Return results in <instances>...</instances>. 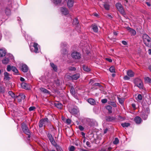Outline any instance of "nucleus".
Masks as SVG:
<instances>
[{"mask_svg":"<svg viewBox=\"0 0 151 151\" xmlns=\"http://www.w3.org/2000/svg\"><path fill=\"white\" fill-rule=\"evenodd\" d=\"M86 144L89 147H91V146L90 145V143L89 141H87L86 142Z\"/></svg>","mask_w":151,"mask_h":151,"instance_id":"680f3d73","label":"nucleus"},{"mask_svg":"<svg viewBox=\"0 0 151 151\" xmlns=\"http://www.w3.org/2000/svg\"><path fill=\"white\" fill-rule=\"evenodd\" d=\"M73 24L75 25L76 27L78 26L79 22L77 18H76L73 20Z\"/></svg>","mask_w":151,"mask_h":151,"instance_id":"bb28decb","label":"nucleus"},{"mask_svg":"<svg viewBox=\"0 0 151 151\" xmlns=\"http://www.w3.org/2000/svg\"><path fill=\"white\" fill-rule=\"evenodd\" d=\"M116 6L117 8V9H118L120 8H121V7H122V4L119 3H116Z\"/></svg>","mask_w":151,"mask_h":151,"instance_id":"49530a36","label":"nucleus"},{"mask_svg":"<svg viewBox=\"0 0 151 151\" xmlns=\"http://www.w3.org/2000/svg\"><path fill=\"white\" fill-rule=\"evenodd\" d=\"M135 84L139 88H142L143 86V84L141 80L137 78L134 81Z\"/></svg>","mask_w":151,"mask_h":151,"instance_id":"39448f33","label":"nucleus"},{"mask_svg":"<svg viewBox=\"0 0 151 151\" xmlns=\"http://www.w3.org/2000/svg\"><path fill=\"white\" fill-rule=\"evenodd\" d=\"M91 27L93 31L95 32H97L98 31L97 26L95 24H93L91 25Z\"/></svg>","mask_w":151,"mask_h":151,"instance_id":"aec40b11","label":"nucleus"},{"mask_svg":"<svg viewBox=\"0 0 151 151\" xmlns=\"http://www.w3.org/2000/svg\"><path fill=\"white\" fill-rule=\"evenodd\" d=\"M48 124L49 127L50 129H52V128H53V126L52 125H51L50 124H50H49V123H48Z\"/></svg>","mask_w":151,"mask_h":151,"instance_id":"69168bd1","label":"nucleus"},{"mask_svg":"<svg viewBox=\"0 0 151 151\" xmlns=\"http://www.w3.org/2000/svg\"><path fill=\"white\" fill-rule=\"evenodd\" d=\"M55 83L57 86H59L60 84V83L59 80L57 79L55 81Z\"/></svg>","mask_w":151,"mask_h":151,"instance_id":"8fccbe9b","label":"nucleus"},{"mask_svg":"<svg viewBox=\"0 0 151 151\" xmlns=\"http://www.w3.org/2000/svg\"><path fill=\"white\" fill-rule=\"evenodd\" d=\"M9 62V59L8 58L5 57L2 60V63L4 64H7Z\"/></svg>","mask_w":151,"mask_h":151,"instance_id":"393cba45","label":"nucleus"},{"mask_svg":"<svg viewBox=\"0 0 151 151\" xmlns=\"http://www.w3.org/2000/svg\"><path fill=\"white\" fill-rule=\"evenodd\" d=\"M144 42L146 46L151 47V39L150 37L144 41Z\"/></svg>","mask_w":151,"mask_h":151,"instance_id":"0eeeda50","label":"nucleus"},{"mask_svg":"<svg viewBox=\"0 0 151 151\" xmlns=\"http://www.w3.org/2000/svg\"><path fill=\"white\" fill-rule=\"evenodd\" d=\"M74 0H68L67 2V6L68 8L72 7L73 5Z\"/></svg>","mask_w":151,"mask_h":151,"instance_id":"f8f14e48","label":"nucleus"},{"mask_svg":"<svg viewBox=\"0 0 151 151\" xmlns=\"http://www.w3.org/2000/svg\"><path fill=\"white\" fill-rule=\"evenodd\" d=\"M118 11L120 12V13L122 14H125V13L124 12L123 7L120 8L118 9Z\"/></svg>","mask_w":151,"mask_h":151,"instance_id":"e433bc0d","label":"nucleus"},{"mask_svg":"<svg viewBox=\"0 0 151 151\" xmlns=\"http://www.w3.org/2000/svg\"><path fill=\"white\" fill-rule=\"evenodd\" d=\"M47 137L51 144L53 145H55L56 142H55L52 135L50 134H47Z\"/></svg>","mask_w":151,"mask_h":151,"instance_id":"423d86ee","label":"nucleus"},{"mask_svg":"<svg viewBox=\"0 0 151 151\" xmlns=\"http://www.w3.org/2000/svg\"><path fill=\"white\" fill-rule=\"evenodd\" d=\"M106 60L107 61H108L109 62H112V60L111 59L106 58Z\"/></svg>","mask_w":151,"mask_h":151,"instance_id":"e2e57ef3","label":"nucleus"},{"mask_svg":"<svg viewBox=\"0 0 151 151\" xmlns=\"http://www.w3.org/2000/svg\"><path fill=\"white\" fill-rule=\"evenodd\" d=\"M118 99L119 100V102L121 105H122L124 104V98H120L119 97H118Z\"/></svg>","mask_w":151,"mask_h":151,"instance_id":"c9c22d12","label":"nucleus"},{"mask_svg":"<svg viewBox=\"0 0 151 151\" xmlns=\"http://www.w3.org/2000/svg\"><path fill=\"white\" fill-rule=\"evenodd\" d=\"M38 44L36 43L35 42L33 45V47H34L35 49L34 50V52L35 53H37L38 51Z\"/></svg>","mask_w":151,"mask_h":151,"instance_id":"b1692460","label":"nucleus"},{"mask_svg":"<svg viewBox=\"0 0 151 151\" xmlns=\"http://www.w3.org/2000/svg\"><path fill=\"white\" fill-rule=\"evenodd\" d=\"M111 105L113 107H116L117 106V105L116 104V103L114 102H111Z\"/></svg>","mask_w":151,"mask_h":151,"instance_id":"6e6d98bb","label":"nucleus"},{"mask_svg":"<svg viewBox=\"0 0 151 151\" xmlns=\"http://www.w3.org/2000/svg\"><path fill=\"white\" fill-rule=\"evenodd\" d=\"M70 92L72 95H75L76 93L73 87H71L70 89Z\"/></svg>","mask_w":151,"mask_h":151,"instance_id":"ea45409f","label":"nucleus"},{"mask_svg":"<svg viewBox=\"0 0 151 151\" xmlns=\"http://www.w3.org/2000/svg\"><path fill=\"white\" fill-rule=\"evenodd\" d=\"M75 147L73 146H72L70 147L69 151H74L75 150Z\"/></svg>","mask_w":151,"mask_h":151,"instance_id":"5fc2aeb1","label":"nucleus"},{"mask_svg":"<svg viewBox=\"0 0 151 151\" xmlns=\"http://www.w3.org/2000/svg\"><path fill=\"white\" fill-rule=\"evenodd\" d=\"M52 2L55 5H58L61 3L62 0H52Z\"/></svg>","mask_w":151,"mask_h":151,"instance_id":"72a5a7b5","label":"nucleus"},{"mask_svg":"<svg viewBox=\"0 0 151 151\" xmlns=\"http://www.w3.org/2000/svg\"><path fill=\"white\" fill-rule=\"evenodd\" d=\"M66 122L68 124H70L71 122V121L70 119H67L66 120Z\"/></svg>","mask_w":151,"mask_h":151,"instance_id":"bf43d9fd","label":"nucleus"},{"mask_svg":"<svg viewBox=\"0 0 151 151\" xmlns=\"http://www.w3.org/2000/svg\"><path fill=\"white\" fill-rule=\"evenodd\" d=\"M142 117L143 119H144L145 120L147 118V115L146 114H142Z\"/></svg>","mask_w":151,"mask_h":151,"instance_id":"13d9d810","label":"nucleus"},{"mask_svg":"<svg viewBox=\"0 0 151 151\" xmlns=\"http://www.w3.org/2000/svg\"><path fill=\"white\" fill-rule=\"evenodd\" d=\"M134 121L137 124H140L142 121L141 118L138 116H137L134 119Z\"/></svg>","mask_w":151,"mask_h":151,"instance_id":"2eb2a0df","label":"nucleus"},{"mask_svg":"<svg viewBox=\"0 0 151 151\" xmlns=\"http://www.w3.org/2000/svg\"><path fill=\"white\" fill-rule=\"evenodd\" d=\"M88 102L92 105H95L96 104V101L94 99L92 98H90L88 99Z\"/></svg>","mask_w":151,"mask_h":151,"instance_id":"dca6fc26","label":"nucleus"},{"mask_svg":"<svg viewBox=\"0 0 151 151\" xmlns=\"http://www.w3.org/2000/svg\"><path fill=\"white\" fill-rule=\"evenodd\" d=\"M4 88L0 86V93H4Z\"/></svg>","mask_w":151,"mask_h":151,"instance_id":"de8ad7c7","label":"nucleus"},{"mask_svg":"<svg viewBox=\"0 0 151 151\" xmlns=\"http://www.w3.org/2000/svg\"><path fill=\"white\" fill-rule=\"evenodd\" d=\"M127 75L130 77H133L134 76V73L131 70H129L127 72Z\"/></svg>","mask_w":151,"mask_h":151,"instance_id":"5701e85b","label":"nucleus"},{"mask_svg":"<svg viewBox=\"0 0 151 151\" xmlns=\"http://www.w3.org/2000/svg\"><path fill=\"white\" fill-rule=\"evenodd\" d=\"M12 70L17 75H19V74H18V70L14 66H12Z\"/></svg>","mask_w":151,"mask_h":151,"instance_id":"c85d7f7f","label":"nucleus"},{"mask_svg":"<svg viewBox=\"0 0 151 151\" xmlns=\"http://www.w3.org/2000/svg\"><path fill=\"white\" fill-rule=\"evenodd\" d=\"M55 146L57 149V151H63L61 149V147L59 145H58L56 143L55 144V145H53Z\"/></svg>","mask_w":151,"mask_h":151,"instance_id":"473e14b6","label":"nucleus"},{"mask_svg":"<svg viewBox=\"0 0 151 151\" xmlns=\"http://www.w3.org/2000/svg\"><path fill=\"white\" fill-rule=\"evenodd\" d=\"M137 98L139 100H141L142 99V95L140 94H138L137 96Z\"/></svg>","mask_w":151,"mask_h":151,"instance_id":"603ef678","label":"nucleus"},{"mask_svg":"<svg viewBox=\"0 0 151 151\" xmlns=\"http://www.w3.org/2000/svg\"><path fill=\"white\" fill-rule=\"evenodd\" d=\"M78 128L81 131H83L84 129L83 127L81 125L78 126Z\"/></svg>","mask_w":151,"mask_h":151,"instance_id":"4d7b16f0","label":"nucleus"},{"mask_svg":"<svg viewBox=\"0 0 151 151\" xmlns=\"http://www.w3.org/2000/svg\"><path fill=\"white\" fill-rule=\"evenodd\" d=\"M40 90L42 92L44 93L49 94H50V92L45 88H40Z\"/></svg>","mask_w":151,"mask_h":151,"instance_id":"412c9836","label":"nucleus"},{"mask_svg":"<svg viewBox=\"0 0 151 151\" xmlns=\"http://www.w3.org/2000/svg\"><path fill=\"white\" fill-rule=\"evenodd\" d=\"M101 101L102 103L105 104L107 102V100L106 99H104L101 100Z\"/></svg>","mask_w":151,"mask_h":151,"instance_id":"864d4df0","label":"nucleus"},{"mask_svg":"<svg viewBox=\"0 0 151 151\" xmlns=\"http://www.w3.org/2000/svg\"><path fill=\"white\" fill-rule=\"evenodd\" d=\"M6 52L5 50L2 49H0V57H2L5 56L6 55Z\"/></svg>","mask_w":151,"mask_h":151,"instance_id":"ddd939ff","label":"nucleus"},{"mask_svg":"<svg viewBox=\"0 0 151 151\" xmlns=\"http://www.w3.org/2000/svg\"><path fill=\"white\" fill-rule=\"evenodd\" d=\"M12 0H8V6L10 8L12 7Z\"/></svg>","mask_w":151,"mask_h":151,"instance_id":"a19ab883","label":"nucleus"},{"mask_svg":"<svg viewBox=\"0 0 151 151\" xmlns=\"http://www.w3.org/2000/svg\"><path fill=\"white\" fill-rule=\"evenodd\" d=\"M22 128L23 132L25 134L29 133V132H30L27 125L24 122L22 124Z\"/></svg>","mask_w":151,"mask_h":151,"instance_id":"f03ea898","label":"nucleus"},{"mask_svg":"<svg viewBox=\"0 0 151 151\" xmlns=\"http://www.w3.org/2000/svg\"><path fill=\"white\" fill-rule=\"evenodd\" d=\"M144 79L147 83H151V79L149 77L145 78Z\"/></svg>","mask_w":151,"mask_h":151,"instance_id":"58836bf2","label":"nucleus"},{"mask_svg":"<svg viewBox=\"0 0 151 151\" xmlns=\"http://www.w3.org/2000/svg\"><path fill=\"white\" fill-rule=\"evenodd\" d=\"M106 109L108 110L109 113L111 114L112 113V107L111 106H107L106 107Z\"/></svg>","mask_w":151,"mask_h":151,"instance_id":"7c9ffc66","label":"nucleus"},{"mask_svg":"<svg viewBox=\"0 0 151 151\" xmlns=\"http://www.w3.org/2000/svg\"><path fill=\"white\" fill-rule=\"evenodd\" d=\"M6 69L8 71H10L11 70H12V66L11 67L9 65H7Z\"/></svg>","mask_w":151,"mask_h":151,"instance_id":"09e8293b","label":"nucleus"},{"mask_svg":"<svg viewBox=\"0 0 151 151\" xmlns=\"http://www.w3.org/2000/svg\"><path fill=\"white\" fill-rule=\"evenodd\" d=\"M21 70L24 72H26L28 71V68L26 65L23 64L22 66Z\"/></svg>","mask_w":151,"mask_h":151,"instance_id":"9b49d317","label":"nucleus"},{"mask_svg":"<svg viewBox=\"0 0 151 151\" xmlns=\"http://www.w3.org/2000/svg\"><path fill=\"white\" fill-rule=\"evenodd\" d=\"M55 106L59 109H61L62 107V104L58 102H57L54 104Z\"/></svg>","mask_w":151,"mask_h":151,"instance_id":"4be33fe9","label":"nucleus"},{"mask_svg":"<svg viewBox=\"0 0 151 151\" xmlns=\"http://www.w3.org/2000/svg\"><path fill=\"white\" fill-rule=\"evenodd\" d=\"M109 71L111 73H115V69L114 67L112 66H111L109 69Z\"/></svg>","mask_w":151,"mask_h":151,"instance_id":"79ce46f5","label":"nucleus"},{"mask_svg":"<svg viewBox=\"0 0 151 151\" xmlns=\"http://www.w3.org/2000/svg\"><path fill=\"white\" fill-rule=\"evenodd\" d=\"M127 29L129 31V32H130L132 36H134L136 35V31L134 29L129 27H127Z\"/></svg>","mask_w":151,"mask_h":151,"instance_id":"6e6552de","label":"nucleus"},{"mask_svg":"<svg viewBox=\"0 0 151 151\" xmlns=\"http://www.w3.org/2000/svg\"><path fill=\"white\" fill-rule=\"evenodd\" d=\"M68 69L69 70L71 71H74L76 70V68L75 67L71 66L69 67Z\"/></svg>","mask_w":151,"mask_h":151,"instance_id":"37998d69","label":"nucleus"},{"mask_svg":"<svg viewBox=\"0 0 151 151\" xmlns=\"http://www.w3.org/2000/svg\"><path fill=\"white\" fill-rule=\"evenodd\" d=\"M130 124L129 123H125L121 124V125L123 127H127L130 125Z\"/></svg>","mask_w":151,"mask_h":151,"instance_id":"f704fd0d","label":"nucleus"},{"mask_svg":"<svg viewBox=\"0 0 151 151\" xmlns=\"http://www.w3.org/2000/svg\"><path fill=\"white\" fill-rule=\"evenodd\" d=\"M22 87L25 89H29V85L27 84L24 83H22L21 84Z\"/></svg>","mask_w":151,"mask_h":151,"instance_id":"f3484780","label":"nucleus"},{"mask_svg":"<svg viewBox=\"0 0 151 151\" xmlns=\"http://www.w3.org/2000/svg\"><path fill=\"white\" fill-rule=\"evenodd\" d=\"M82 68L83 70L85 71L89 72L90 71V69L88 66L85 65H83Z\"/></svg>","mask_w":151,"mask_h":151,"instance_id":"c756f323","label":"nucleus"},{"mask_svg":"<svg viewBox=\"0 0 151 151\" xmlns=\"http://www.w3.org/2000/svg\"><path fill=\"white\" fill-rule=\"evenodd\" d=\"M35 108H36L35 106H31L29 108V110L30 111H33L35 109Z\"/></svg>","mask_w":151,"mask_h":151,"instance_id":"3c124183","label":"nucleus"},{"mask_svg":"<svg viewBox=\"0 0 151 151\" xmlns=\"http://www.w3.org/2000/svg\"><path fill=\"white\" fill-rule=\"evenodd\" d=\"M8 93L13 98H16V96H15V94L12 92V91H9L8 92Z\"/></svg>","mask_w":151,"mask_h":151,"instance_id":"4c0bfd02","label":"nucleus"},{"mask_svg":"<svg viewBox=\"0 0 151 151\" xmlns=\"http://www.w3.org/2000/svg\"><path fill=\"white\" fill-rule=\"evenodd\" d=\"M93 86H99V87H100L101 86V85L99 83H94L93 85Z\"/></svg>","mask_w":151,"mask_h":151,"instance_id":"0e129e2a","label":"nucleus"},{"mask_svg":"<svg viewBox=\"0 0 151 151\" xmlns=\"http://www.w3.org/2000/svg\"><path fill=\"white\" fill-rule=\"evenodd\" d=\"M50 65L53 70L56 72L57 70V67L56 65H55L53 63H50Z\"/></svg>","mask_w":151,"mask_h":151,"instance_id":"cd10ccee","label":"nucleus"},{"mask_svg":"<svg viewBox=\"0 0 151 151\" xmlns=\"http://www.w3.org/2000/svg\"><path fill=\"white\" fill-rule=\"evenodd\" d=\"M68 110L73 115L76 114L79 112V109L77 107L69 108Z\"/></svg>","mask_w":151,"mask_h":151,"instance_id":"7ed1b4c3","label":"nucleus"},{"mask_svg":"<svg viewBox=\"0 0 151 151\" xmlns=\"http://www.w3.org/2000/svg\"><path fill=\"white\" fill-rule=\"evenodd\" d=\"M124 79L125 80H129L130 78L128 76H126L124 77Z\"/></svg>","mask_w":151,"mask_h":151,"instance_id":"052dcab7","label":"nucleus"},{"mask_svg":"<svg viewBox=\"0 0 151 151\" xmlns=\"http://www.w3.org/2000/svg\"><path fill=\"white\" fill-rule=\"evenodd\" d=\"M116 118L113 116H106V121L108 122H111L115 119Z\"/></svg>","mask_w":151,"mask_h":151,"instance_id":"4468645a","label":"nucleus"},{"mask_svg":"<svg viewBox=\"0 0 151 151\" xmlns=\"http://www.w3.org/2000/svg\"><path fill=\"white\" fill-rule=\"evenodd\" d=\"M10 8H10L9 6H8L6 7L5 10V13L7 16L11 14V12L10 9Z\"/></svg>","mask_w":151,"mask_h":151,"instance_id":"6ab92c4d","label":"nucleus"},{"mask_svg":"<svg viewBox=\"0 0 151 151\" xmlns=\"http://www.w3.org/2000/svg\"><path fill=\"white\" fill-rule=\"evenodd\" d=\"M119 143V140L117 137H116L115 138L113 142L114 144L115 145H117Z\"/></svg>","mask_w":151,"mask_h":151,"instance_id":"c03bdc74","label":"nucleus"},{"mask_svg":"<svg viewBox=\"0 0 151 151\" xmlns=\"http://www.w3.org/2000/svg\"><path fill=\"white\" fill-rule=\"evenodd\" d=\"M45 122L50 124V122L47 118H45L40 119L39 122V127L41 128L43 126L45 127Z\"/></svg>","mask_w":151,"mask_h":151,"instance_id":"f257e3e1","label":"nucleus"},{"mask_svg":"<svg viewBox=\"0 0 151 151\" xmlns=\"http://www.w3.org/2000/svg\"><path fill=\"white\" fill-rule=\"evenodd\" d=\"M143 40V42L145 41L146 40L149 39L150 37L147 34H144L142 36Z\"/></svg>","mask_w":151,"mask_h":151,"instance_id":"2f4dec72","label":"nucleus"},{"mask_svg":"<svg viewBox=\"0 0 151 151\" xmlns=\"http://www.w3.org/2000/svg\"><path fill=\"white\" fill-rule=\"evenodd\" d=\"M80 77L79 73H77L76 74L72 76L71 79L73 80H76Z\"/></svg>","mask_w":151,"mask_h":151,"instance_id":"a211bd4d","label":"nucleus"},{"mask_svg":"<svg viewBox=\"0 0 151 151\" xmlns=\"http://www.w3.org/2000/svg\"><path fill=\"white\" fill-rule=\"evenodd\" d=\"M4 80L9 81L10 79L9 77L10 74L7 72H5L4 73Z\"/></svg>","mask_w":151,"mask_h":151,"instance_id":"9d476101","label":"nucleus"},{"mask_svg":"<svg viewBox=\"0 0 151 151\" xmlns=\"http://www.w3.org/2000/svg\"><path fill=\"white\" fill-rule=\"evenodd\" d=\"M71 56L73 58L75 59H79L81 58V54L78 52H74L72 53Z\"/></svg>","mask_w":151,"mask_h":151,"instance_id":"20e7f679","label":"nucleus"},{"mask_svg":"<svg viewBox=\"0 0 151 151\" xmlns=\"http://www.w3.org/2000/svg\"><path fill=\"white\" fill-rule=\"evenodd\" d=\"M61 11L62 13L65 15L68 14L69 13L68 9L65 7H61Z\"/></svg>","mask_w":151,"mask_h":151,"instance_id":"1a4fd4ad","label":"nucleus"},{"mask_svg":"<svg viewBox=\"0 0 151 151\" xmlns=\"http://www.w3.org/2000/svg\"><path fill=\"white\" fill-rule=\"evenodd\" d=\"M99 151H107L106 149L104 148H101L100 150H99Z\"/></svg>","mask_w":151,"mask_h":151,"instance_id":"774afa93","label":"nucleus"},{"mask_svg":"<svg viewBox=\"0 0 151 151\" xmlns=\"http://www.w3.org/2000/svg\"><path fill=\"white\" fill-rule=\"evenodd\" d=\"M19 97H20L21 98V99H19V101H21L22 99H24L25 97V96L23 94H20L18 96H16V98H19ZM18 99L19 100V99Z\"/></svg>","mask_w":151,"mask_h":151,"instance_id":"a878e982","label":"nucleus"},{"mask_svg":"<svg viewBox=\"0 0 151 151\" xmlns=\"http://www.w3.org/2000/svg\"><path fill=\"white\" fill-rule=\"evenodd\" d=\"M122 43L124 45H126L127 44V42L125 41H122Z\"/></svg>","mask_w":151,"mask_h":151,"instance_id":"338daca9","label":"nucleus"},{"mask_svg":"<svg viewBox=\"0 0 151 151\" xmlns=\"http://www.w3.org/2000/svg\"><path fill=\"white\" fill-rule=\"evenodd\" d=\"M104 7L105 9L107 10H109V6L107 4H104Z\"/></svg>","mask_w":151,"mask_h":151,"instance_id":"a18cd8bd","label":"nucleus"}]
</instances>
